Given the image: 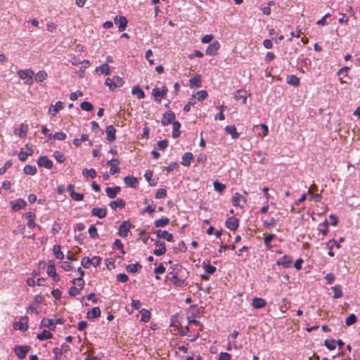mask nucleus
I'll return each instance as SVG.
<instances>
[{
  "mask_svg": "<svg viewBox=\"0 0 360 360\" xmlns=\"http://www.w3.org/2000/svg\"><path fill=\"white\" fill-rule=\"evenodd\" d=\"M142 269V265L139 262H136L135 264H130L126 266V270L128 273L135 274L139 270Z\"/></svg>",
  "mask_w": 360,
  "mask_h": 360,
  "instance_id": "nucleus-29",
  "label": "nucleus"
},
{
  "mask_svg": "<svg viewBox=\"0 0 360 360\" xmlns=\"http://www.w3.org/2000/svg\"><path fill=\"white\" fill-rule=\"evenodd\" d=\"M292 262V257L290 255H285L276 261V264L278 266H283L284 268H289Z\"/></svg>",
  "mask_w": 360,
  "mask_h": 360,
  "instance_id": "nucleus-12",
  "label": "nucleus"
},
{
  "mask_svg": "<svg viewBox=\"0 0 360 360\" xmlns=\"http://www.w3.org/2000/svg\"><path fill=\"white\" fill-rule=\"evenodd\" d=\"M96 71H101V72L105 75H110L111 74L110 68L107 63H103L101 66L97 67Z\"/></svg>",
  "mask_w": 360,
  "mask_h": 360,
  "instance_id": "nucleus-35",
  "label": "nucleus"
},
{
  "mask_svg": "<svg viewBox=\"0 0 360 360\" xmlns=\"http://www.w3.org/2000/svg\"><path fill=\"white\" fill-rule=\"evenodd\" d=\"M356 316L354 314H351L347 319H346V321H345V324L347 326H349L352 324H354L356 321Z\"/></svg>",
  "mask_w": 360,
  "mask_h": 360,
  "instance_id": "nucleus-55",
  "label": "nucleus"
},
{
  "mask_svg": "<svg viewBox=\"0 0 360 360\" xmlns=\"http://www.w3.org/2000/svg\"><path fill=\"white\" fill-rule=\"evenodd\" d=\"M335 344L336 342L335 340L331 339H326L324 341V345L329 349V350H333L335 348Z\"/></svg>",
  "mask_w": 360,
  "mask_h": 360,
  "instance_id": "nucleus-52",
  "label": "nucleus"
},
{
  "mask_svg": "<svg viewBox=\"0 0 360 360\" xmlns=\"http://www.w3.org/2000/svg\"><path fill=\"white\" fill-rule=\"evenodd\" d=\"M80 293V289L76 286H72L68 290V294L72 297H75Z\"/></svg>",
  "mask_w": 360,
  "mask_h": 360,
  "instance_id": "nucleus-61",
  "label": "nucleus"
},
{
  "mask_svg": "<svg viewBox=\"0 0 360 360\" xmlns=\"http://www.w3.org/2000/svg\"><path fill=\"white\" fill-rule=\"evenodd\" d=\"M276 237L275 234L271 233L266 236L264 239V243L268 250H270L272 246L271 245V240Z\"/></svg>",
  "mask_w": 360,
  "mask_h": 360,
  "instance_id": "nucleus-43",
  "label": "nucleus"
},
{
  "mask_svg": "<svg viewBox=\"0 0 360 360\" xmlns=\"http://www.w3.org/2000/svg\"><path fill=\"white\" fill-rule=\"evenodd\" d=\"M80 108L82 110H85V111H91L94 108V106L93 105L90 103V102H88V101H83L80 104Z\"/></svg>",
  "mask_w": 360,
  "mask_h": 360,
  "instance_id": "nucleus-49",
  "label": "nucleus"
},
{
  "mask_svg": "<svg viewBox=\"0 0 360 360\" xmlns=\"http://www.w3.org/2000/svg\"><path fill=\"white\" fill-rule=\"evenodd\" d=\"M37 165L40 167L50 169L53 167V162L46 155L40 156L37 160Z\"/></svg>",
  "mask_w": 360,
  "mask_h": 360,
  "instance_id": "nucleus-8",
  "label": "nucleus"
},
{
  "mask_svg": "<svg viewBox=\"0 0 360 360\" xmlns=\"http://www.w3.org/2000/svg\"><path fill=\"white\" fill-rule=\"evenodd\" d=\"M193 158V153L191 152H186L182 156L181 164L184 167H188L191 165V161Z\"/></svg>",
  "mask_w": 360,
  "mask_h": 360,
  "instance_id": "nucleus-25",
  "label": "nucleus"
},
{
  "mask_svg": "<svg viewBox=\"0 0 360 360\" xmlns=\"http://www.w3.org/2000/svg\"><path fill=\"white\" fill-rule=\"evenodd\" d=\"M124 183L131 187V188H136L138 185V180L136 177L134 176H125L124 178Z\"/></svg>",
  "mask_w": 360,
  "mask_h": 360,
  "instance_id": "nucleus-34",
  "label": "nucleus"
},
{
  "mask_svg": "<svg viewBox=\"0 0 360 360\" xmlns=\"http://www.w3.org/2000/svg\"><path fill=\"white\" fill-rule=\"evenodd\" d=\"M187 250V248H186V245L185 244V243L181 240L176 247H174V252H185Z\"/></svg>",
  "mask_w": 360,
  "mask_h": 360,
  "instance_id": "nucleus-48",
  "label": "nucleus"
},
{
  "mask_svg": "<svg viewBox=\"0 0 360 360\" xmlns=\"http://www.w3.org/2000/svg\"><path fill=\"white\" fill-rule=\"evenodd\" d=\"M286 82L288 84L294 87H297L300 84V79L294 75H288Z\"/></svg>",
  "mask_w": 360,
  "mask_h": 360,
  "instance_id": "nucleus-27",
  "label": "nucleus"
},
{
  "mask_svg": "<svg viewBox=\"0 0 360 360\" xmlns=\"http://www.w3.org/2000/svg\"><path fill=\"white\" fill-rule=\"evenodd\" d=\"M156 233L158 238H162L168 242H172L174 240V236L172 233H169L167 231H162L160 229L154 231Z\"/></svg>",
  "mask_w": 360,
  "mask_h": 360,
  "instance_id": "nucleus-16",
  "label": "nucleus"
},
{
  "mask_svg": "<svg viewBox=\"0 0 360 360\" xmlns=\"http://www.w3.org/2000/svg\"><path fill=\"white\" fill-rule=\"evenodd\" d=\"M175 121L174 112L169 110L163 114L162 118L161 120V124L163 126H167L168 124L173 123V122Z\"/></svg>",
  "mask_w": 360,
  "mask_h": 360,
  "instance_id": "nucleus-6",
  "label": "nucleus"
},
{
  "mask_svg": "<svg viewBox=\"0 0 360 360\" xmlns=\"http://www.w3.org/2000/svg\"><path fill=\"white\" fill-rule=\"evenodd\" d=\"M152 94L155 97V99L157 101H160L161 100V98H162L164 97V95L162 94V93L158 88H154L152 90Z\"/></svg>",
  "mask_w": 360,
  "mask_h": 360,
  "instance_id": "nucleus-47",
  "label": "nucleus"
},
{
  "mask_svg": "<svg viewBox=\"0 0 360 360\" xmlns=\"http://www.w3.org/2000/svg\"><path fill=\"white\" fill-rule=\"evenodd\" d=\"M173 130H172V137L176 139L180 136L181 134V124L179 121L173 122L172 123Z\"/></svg>",
  "mask_w": 360,
  "mask_h": 360,
  "instance_id": "nucleus-30",
  "label": "nucleus"
},
{
  "mask_svg": "<svg viewBox=\"0 0 360 360\" xmlns=\"http://www.w3.org/2000/svg\"><path fill=\"white\" fill-rule=\"evenodd\" d=\"M82 175L84 176V177H90L91 179H94L96 177V172L94 169L91 168V169H84L82 170Z\"/></svg>",
  "mask_w": 360,
  "mask_h": 360,
  "instance_id": "nucleus-42",
  "label": "nucleus"
},
{
  "mask_svg": "<svg viewBox=\"0 0 360 360\" xmlns=\"http://www.w3.org/2000/svg\"><path fill=\"white\" fill-rule=\"evenodd\" d=\"M53 156L56 160V161L58 162L59 163H62L65 161L64 155L60 151H58V150L55 151L53 154Z\"/></svg>",
  "mask_w": 360,
  "mask_h": 360,
  "instance_id": "nucleus-53",
  "label": "nucleus"
},
{
  "mask_svg": "<svg viewBox=\"0 0 360 360\" xmlns=\"http://www.w3.org/2000/svg\"><path fill=\"white\" fill-rule=\"evenodd\" d=\"M47 78V73L44 70L39 71L35 75V80L39 82H43Z\"/></svg>",
  "mask_w": 360,
  "mask_h": 360,
  "instance_id": "nucleus-45",
  "label": "nucleus"
},
{
  "mask_svg": "<svg viewBox=\"0 0 360 360\" xmlns=\"http://www.w3.org/2000/svg\"><path fill=\"white\" fill-rule=\"evenodd\" d=\"M107 214V210L105 208L102 207H94L91 210V215L94 217H97L99 219H103L105 217Z\"/></svg>",
  "mask_w": 360,
  "mask_h": 360,
  "instance_id": "nucleus-19",
  "label": "nucleus"
},
{
  "mask_svg": "<svg viewBox=\"0 0 360 360\" xmlns=\"http://www.w3.org/2000/svg\"><path fill=\"white\" fill-rule=\"evenodd\" d=\"M155 245L158 247V248L153 250V254L156 256H160L164 255L166 252V247L164 241L157 240L155 241Z\"/></svg>",
  "mask_w": 360,
  "mask_h": 360,
  "instance_id": "nucleus-15",
  "label": "nucleus"
},
{
  "mask_svg": "<svg viewBox=\"0 0 360 360\" xmlns=\"http://www.w3.org/2000/svg\"><path fill=\"white\" fill-rule=\"evenodd\" d=\"M233 97L236 101L242 100V103L245 104L247 101V91L243 89H238L235 92Z\"/></svg>",
  "mask_w": 360,
  "mask_h": 360,
  "instance_id": "nucleus-21",
  "label": "nucleus"
},
{
  "mask_svg": "<svg viewBox=\"0 0 360 360\" xmlns=\"http://www.w3.org/2000/svg\"><path fill=\"white\" fill-rule=\"evenodd\" d=\"M38 340L42 341L44 340L51 339L53 338V335L50 331L44 330L41 333H38L37 335Z\"/></svg>",
  "mask_w": 360,
  "mask_h": 360,
  "instance_id": "nucleus-37",
  "label": "nucleus"
},
{
  "mask_svg": "<svg viewBox=\"0 0 360 360\" xmlns=\"http://www.w3.org/2000/svg\"><path fill=\"white\" fill-rule=\"evenodd\" d=\"M169 224V219L163 217L161 219L155 221L154 224L156 227H165Z\"/></svg>",
  "mask_w": 360,
  "mask_h": 360,
  "instance_id": "nucleus-36",
  "label": "nucleus"
},
{
  "mask_svg": "<svg viewBox=\"0 0 360 360\" xmlns=\"http://www.w3.org/2000/svg\"><path fill=\"white\" fill-rule=\"evenodd\" d=\"M63 108V103L61 101H57L54 105H51L49 109V113L52 116H55L58 110Z\"/></svg>",
  "mask_w": 360,
  "mask_h": 360,
  "instance_id": "nucleus-26",
  "label": "nucleus"
},
{
  "mask_svg": "<svg viewBox=\"0 0 360 360\" xmlns=\"http://www.w3.org/2000/svg\"><path fill=\"white\" fill-rule=\"evenodd\" d=\"M53 139L60 140V141H63L66 139V134L63 131L56 132L53 135Z\"/></svg>",
  "mask_w": 360,
  "mask_h": 360,
  "instance_id": "nucleus-63",
  "label": "nucleus"
},
{
  "mask_svg": "<svg viewBox=\"0 0 360 360\" xmlns=\"http://www.w3.org/2000/svg\"><path fill=\"white\" fill-rule=\"evenodd\" d=\"M114 22L115 24L118 25L120 32L125 30L128 22L126 17L122 15H117L114 19Z\"/></svg>",
  "mask_w": 360,
  "mask_h": 360,
  "instance_id": "nucleus-11",
  "label": "nucleus"
},
{
  "mask_svg": "<svg viewBox=\"0 0 360 360\" xmlns=\"http://www.w3.org/2000/svg\"><path fill=\"white\" fill-rule=\"evenodd\" d=\"M225 224L231 231H236L238 228L239 220L234 217H230L226 219Z\"/></svg>",
  "mask_w": 360,
  "mask_h": 360,
  "instance_id": "nucleus-14",
  "label": "nucleus"
},
{
  "mask_svg": "<svg viewBox=\"0 0 360 360\" xmlns=\"http://www.w3.org/2000/svg\"><path fill=\"white\" fill-rule=\"evenodd\" d=\"M190 86L198 88L201 86V77L196 75L189 79Z\"/></svg>",
  "mask_w": 360,
  "mask_h": 360,
  "instance_id": "nucleus-31",
  "label": "nucleus"
},
{
  "mask_svg": "<svg viewBox=\"0 0 360 360\" xmlns=\"http://www.w3.org/2000/svg\"><path fill=\"white\" fill-rule=\"evenodd\" d=\"M176 287H181L187 285V282L185 279H181L176 274H173L172 277L168 278Z\"/></svg>",
  "mask_w": 360,
  "mask_h": 360,
  "instance_id": "nucleus-20",
  "label": "nucleus"
},
{
  "mask_svg": "<svg viewBox=\"0 0 360 360\" xmlns=\"http://www.w3.org/2000/svg\"><path fill=\"white\" fill-rule=\"evenodd\" d=\"M41 327L49 328L50 330H53L54 328H55L54 321L52 319L44 318L41 321Z\"/></svg>",
  "mask_w": 360,
  "mask_h": 360,
  "instance_id": "nucleus-33",
  "label": "nucleus"
},
{
  "mask_svg": "<svg viewBox=\"0 0 360 360\" xmlns=\"http://www.w3.org/2000/svg\"><path fill=\"white\" fill-rule=\"evenodd\" d=\"M219 49V42L218 41H214L207 47L205 53L209 56H214L217 55Z\"/></svg>",
  "mask_w": 360,
  "mask_h": 360,
  "instance_id": "nucleus-7",
  "label": "nucleus"
},
{
  "mask_svg": "<svg viewBox=\"0 0 360 360\" xmlns=\"http://www.w3.org/2000/svg\"><path fill=\"white\" fill-rule=\"evenodd\" d=\"M18 75L21 79L25 80L26 84L32 85L33 84L34 72L32 69L19 70Z\"/></svg>",
  "mask_w": 360,
  "mask_h": 360,
  "instance_id": "nucleus-1",
  "label": "nucleus"
},
{
  "mask_svg": "<svg viewBox=\"0 0 360 360\" xmlns=\"http://www.w3.org/2000/svg\"><path fill=\"white\" fill-rule=\"evenodd\" d=\"M53 252L56 258L62 259L64 257V254L61 251V247L60 245H55L53 248Z\"/></svg>",
  "mask_w": 360,
  "mask_h": 360,
  "instance_id": "nucleus-40",
  "label": "nucleus"
},
{
  "mask_svg": "<svg viewBox=\"0 0 360 360\" xmlns=\"http://www.w3.org/2000/svg\"><path fill=\"white\" fill-rule=\"evenodd\" d=\"M120 161L118 159L112 158L107 162V165L110 167V174L114 175L116 173H119L120 169L119 167Z\"/></svg>",
  "mask_w": 360,
  "mask_h": 360,
  "instance_id": "nucleus-5",
  "label": "nucleus"
},
{
  "mask_svg": "<svg viewBox=\"0 0 360 360\" xmlns=\"http://www.w3.org/2000/svg\"><path fill=\"white\" fill-rule=\"evenodd\" d=\"M152 176H153V172L152 171H150V170H146V172L144 174L145 179L148 182L150 186H155V182H154L153 180L152 179Z\"/></svg>",
  "mask_w": 360,
  "mask_h": 360,
  "instance_id": "nucleus-50",
  "label": "nucleus"
},
{
  "mask_svg": "<svg viewBox=\"0 0 360 360\" xmlns=\"http://www.w3.org/2000/svg\"><path fill=\"white\" fill-rule=\"evenodd\" d=\"M131 94L136 95L139 99L143 98L145 97L144 91L140 88L139 86H135L132 88Z\"/></svg>",
  "mask_w": 360,
  "mask_h": 360,
  "instance_id": "nucleus-38",
  "label": "nucleus"
},
{
  "mask_svg": "<svg viewBox=\"0 0 360 360\" xmlns=\"http://www.w3.org/2000/svg\"><path fill=\"white\" fill-rule=\"evenodd\" d=\"M28 317L25 316H22L20 321L15 322L13 324V328L15 330H20L22 331H26L28 329Z\"/></svg>",
  "mask_w": 360,
  "mask_h": 360,
  "instance_id": "nucleus-9",
  "label": "nucleus"
},
{
  "mask_svg": "<svg viewBox=\"0 0 360 360\" xmlns=\"http://www.w3.org/2000/svg\"><path fill=\"white\" fill-rule=\"evenodd\" d=\"M167 196V191L164 188H159L156 193H155V198L157 199H162Z\"/></svg>",
  "mask_w": 360,
  "mask_h": 360,
  "instance_id": "nucleus-60",
  "label": "nucleus"
},
{
  "mask_svg": "<svg viewBox=\"0 0 360 360\" xmlns=\"http://www.w3.org/2000/svg\"><path fill=\"white\" fill-rule=\"evenodd\" d=\"M207 155H206V154H205L203 153L198 154L197 156V158H196V161H197L198 164H201V165H205V162H207Z\"/></svg>",
  "mask_w": 360,
  "mask_h": 360,
  "instance_id": "nucleus-57",
  "label": "nucleus"
},
{
  "mask_svg": "<svg viewBox=\"0 0 360 360\" xmlns=\"http://www.w3.org/2000/svg\"><path fill=\"white\" fill-rule=\"evenodd\" d=\"M31 347L30 346L25 345V346H15L13 349V351L15 355L20 359H23L25 358L27 354L30 352Z\"/></svg>",
  "mask_w": 360,
  "mask_h": 360,
  "instance_id": "nucleus-3",
  "label": "nucleus"
},
{
  "mask_svg": "<svg viewBox=\"0 0 360 360\" xmlns=\"http://www.w3.org/2000/svg\"><path fill=\"white\" fill-rule=\"evenodd\" d=\"M101 316V309L98 307L92 308L91 311H89L86 314V318L89 319H96Z\"/></svg>",
  "mask_w": 360,
  "mask_h": 360,
  "instance_id": "nucleus-28",
  "label": "nucleus"
},
{
  "mask_svg": "<svg viewBox=\"0 0 360 360\" xmlns=\"http://www.w3.org/2000/svg\"><path fill=\"white\" fill-rule=\"evenodd\" d=\"M224 130L226 133L231 135L233 139L239 138V134L237 132L236 127L234 124L226 126Z\"/></svg>",
  "mask_w": 360,
  "mask_h": 360,
  "instance_id": "nucleus-22",
  "label": "nucleus"
},
{
  "mask_svg": "<svg viewBox=\"0 0 360 360\" xmlns=\"http://www.w3.org/2000/svg\"><path fill=\"white\" fill-rule=\"evenodd\" d=\"M203 264H204V269L205 270V272L207 274H209V275L213 274L216 271L217 269H216L215 266H212V265H210L209 264H205V262H203Z\"/></svg>",
  "mask_w": 360,
  "mask_h": 360,
  "instance_id": "nucleus-59",
  "label": "nucleus"
},
{
  "mask_svg": "<svg viewBox=\"0 0 360 360\" xmlns=\"http://www.w3.org/2000/svg\"><path fill=\"white\" fill-rule=\"evenodd\" d=\"M81 264L86 269H88L91 264V260L87 257H84L82 258Z\"/></svg>",
  "mask_w": 360,
  "mask_h": 360,
  "instance_id": "nucleus-64",
  "label": "nucleus"
},
{
  "mask_svg": "<svg viewBox=\"0 0 360 360\" xmlns=\"http://www.w3.org/2000/svg\"><path fill=\"white\" fill-rule=\"evenodd\" d=\"M124 82L123 79L119 76H114L113 77V87L115 89L122 86L124 84Z\"/></svg>",
  "mask_w": 360,
  "mask_h": 360,
  "instance_id": "nucleus-51",
  "label": "nucleus"
},
{
  "mask_svg": "<svg viewBox=\"0 0 360 360\" xmlns=\"http://www.w3.org/2000/svg\"><path fill=\"white\" fill-rule=\"evenodd\" d=\"M240 200H243L244 203L246 202V199L245 198H243L240 193H236L232 198L233 205L235 207H242L240 204Z\"/></svg>",
  "mask_w": 360,
  "mask_h": 360,
  "instance_id": "nucleus-32",
  "label": "nucleus"
},
{
  "mask_svg": "<svg viewBox=\"0 0 360 360\" xmlns=\"http://www.w3.org/2000/svg\"><path fill=\"white\" fill-rule=\"evenodd\" d=\"M88 231L91 238L97 239L99 238V236L97 232V229L94 225H91L89 228Z\"/></svg>",
  "mask_w": 360,
  "mask_h": 360,
  "instance_id": "nucleus-44",
  "label": "nucleus"
},
{
  "mask_svg": "<svg viewBox=\"0 0 360 360\" xmlns=\"http://www.w3.org/2000/svg\"><path fill=\"white\" fill-rule=\"evenodd\" d=\"M150 312L147 309H142L141 321L148 322L150 319Z\"/></svg>",
  "mask_w": 360,
  "mask_h": 360,
  "instance_id": "nucleus-54",
  "label": "nucleus"
},
{
  "mask_svg": "<svg viewBox=\"0 0 360 360\" xmlns=\"http://www.w3.org/2000/svg\"><path fill=\"white\" fill-rule=\"evenodd\" d=\"M67 191L70 193L71 198L75 201H82L84 199V195L82 193L75 192V186L72 184H68L67 186Z\"/></svg>",
  "mask_w": 360,
  "mask_h": 360,
  "instance_id": "nucleus-10",
  "label": "nucleus"
},
{
  "mask_svg": "<svg viewBox=\"0 0 360 360\" xmlns=\"http://www.w3.org/2000/svg\"><path fill=\"white\" fill-rule=\"evenodd\" d=\"M126 205L125 201L122 198H117L115 200H113L110 202L109 206L113 210L116 209H123Z\"/></svg>",
  "mask_w": 360,
  "mask_h": 360,
  "instance_id": "nucleus-18",
  "label": "nucleus"
},
{
  "mask_svg": "<svg viewBox=\"0 0 360 360\" xmlns=\"http://www.w3.org/2000/svg\"><path fill=\"white\" fill-rule=\"evenodd\" d=\"M13 165V162L11 160H7L4 165L0 168V175H3L6 173V170L11 167Z\"/></svg>",
  "mask_w": 360,
  "mask_h": 360,
  "instance_id": "nucleus-58",
  "label": "nucleus"
},
{
  "mask_svg": "<svg viewBox=\"0 0 360 360\" xmlns=\"http://www.w3.org/2000/svg\"><path fill=\"white\" fill-rule=\"evenodd\" d=\"M23 172L25 174L33 176L37 174V169L35 166L27 165L24 167Z\"/></svg>",
  "mask_w": 360,
  "mask_h": 360,
  "instance_id": "nucleus-39",
  "label": "nucleus"
},
{
  "mask_svg": "<svg viewBox=\"0 0 360 360\" xmlns=\"http://www.w3.org/2000/svg\"><path fill=\"white\" fill-rule=\"evenodd\" d=\"M197 99L199 101H204L208 96L207 94V92L206 90H200V91H198L197 93Z\"/></svg>",
  "mask_w": 360,
  "mask_h": 360,
  "instance_id": "nucleus-56",
  "label": "nucleus"
},
{
  "mask_svg": "<svg viewBox=\"0 0 360 360\" xmlns=\"http://www.w3.org/2000/svg\"><path fill=\"white\" fill-rule=\"evenodd\" d=\"M11 205L12 210L14 212H17L24 208L27 205V202L25 200L19 198L18 200L11 201Z\"/></svg>",
  "mask_w": 360,
  "mask_h": 360,
  "instance_id": "nucleus-13",
  "label": "nucleus"
},
{
  "mask_svg": "<svg viewBox=\"0 0 360 360\" xmlns=\"http://www.w3.org/2000/svg\"><path fill=\"white\" fill-rule=\"evenodd\" d=\"M157 148L159 150H164L168 146V141L167 139L161 140L157 142Z\"/></svg>",
  "mask_w": 360,
  "mask_h": 360,
  "instance_id": "nucleus-62",
  "label": "nucleus"
},
{
  "mask_svg": "<svg viewBox=\"0 0 360 360\" xmlns=\"http://www.w3.org/2000/svg\"><path fill=\"white\" fill-rule=\"evenodd\" d=\"M266 302L261 297H254L252 299V305L255 309H261L266 306Z\"/></svg>",
  "mask_w": 360,
  "mask_h": 360,
  "instance_id": "nucleus-24",
  "label": "nucleus"
},
{
  "mask_svg": "<svg viewBox=\"0 0 360 360\" xmlns=\"http://www.w3.org/2000/svg\"><path fill=\"white\" fill-rule=\"evenodd\" d=\"M105 132L107 134L106 139L109 142H113L116 139V129L112 125H109L105 129Z\"/></svg>",
  "mask_w": 360,
  "mask_h": 360,
  "instance_id": "nucleus-17",
  "label": "nucleus"
},
{
  "mask_svg": "<svg viewBox=\"0 0 360 360\" xmlns=\"http://www.w3.org/2000/svg\"><path fill=\"white\" fill-rule=\"evenodd\" d=\"M47 274L51 276L55 282H58L60 279L59 275L56 273L55 262L53 260L49 261Z\"/></svg>",
  "mask_w": 360,
  "mask_h": 360,
  "instance_id": "nucleus-2",
  "label": "nucleus"
},
{
  "mask_svg": "<svg viewBox=\"0 0 360 360\" xmlns=\"http://www.w3.org/2000/svg\"><path fill=\"white\" fill-rule=\"evenodd\" d=\"M131 226L132 225L129 220L124 221L119 227L118 234L122 238L127 237Z\"/></svg>",
  "mask_w": 360,
  "mask_h": 360,
  "instance_id": "nucleus-4",
  "label": "nucleus"
},
{
  "mask_svg": "<svg viewBox=\"0 0 360 360\" xmlns=\"http://www.w3.org/2000/svg\"><path fill=\"white\" fill-rule=\"evenodd\" d=\"M331 289L334 292V295L333 296L334 299H338L342 296V287L340 285H335L331 287Z\"/></svg>",
  "mask_w": 360,
  "mask_h": 360,
  "instance_id": "nucleus-41",
  "label": "nucleus"
},
{
  "mask_svg": "<svg viewBox=\"0 0 360 360\" xmlns=\"http://www.w3.org/2000/svg\"><path fill=\"white\" fill-rule=\"evenodd\" d=\"M120 191H121V188L118 186H117L114 188L107 187L105 188L106 195L110 198H115L117 196V195L120 192Z\"/></svg>",
  "mask_w": 360,
  "mask_h": 360,
  "instance_id": "nucleus-23",
  "label": "nucleus"
},
{
  "mask_svg": "<svg viewBox=\"0 0 360 360\" xmlns=\"http://www.w3.org/2000/svg\"><path fill=\"white\" fill-rule=\"evenodd\" d=\"M27 129H28L27 124L22 123L19 127L18 136L22 138L26 136Z\"/></svg>",
  "mask_w": 360,
  "mask_h": 360,
  "instance_id": "nucleus-46",
  "label": "nucleus"
}]
</instances>
